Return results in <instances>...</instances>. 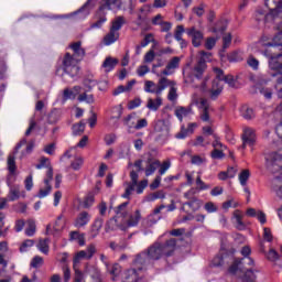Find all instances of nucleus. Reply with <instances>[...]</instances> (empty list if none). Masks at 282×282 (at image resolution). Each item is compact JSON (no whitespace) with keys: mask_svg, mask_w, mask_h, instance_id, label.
Masks as SVG:
<instances>
[{"mask_svg":"<svg viewBox=\"0 0 282 282\" xmlns=\"http://www.w3.org/2000/svg\"><path fill=\"white\" fill-rule=\"evenodd\" d=\"M120 39V33L110 29L109 33L104 37L105 45H112Z\"/></svg>","mask_w":282,"mask_h":282,"instance_id":"obj_27","label":"nucleus"},{"mask_svg":"<svg viewBox=\"0 0 282 282\" xmlns=\"http://www.w3.org/2000/svg\"><path fill=\"white\" fill-rule=\"evenodd\" d=\"M174 116L182 122L184 118L193 116V105H189L188 107L177 106L174 110Z\"/></svg>","mask_w":282,"mask_h":282,"instance_id":"obj_15","label":"nucleus"},{"mask_svg":"<svg viewBox=\"0 0 282 282\" xmlns=\"http://www.w3.org/2000/svg\"><path fill=\"white\" fill-rule=\"evenodd\" d=\"M141 14H139V21H142L147 14L151 12V6L145 4L140 9Z\"/></svg>","mask_w":282,"mask_h":282,"instance_id":"obj_58","label":"nucleus"},{"mask_svg":"<svg viewBox=\"0 0 282 282\" xmlns=\"http://www.w3.org/2000/svg\"><path fill=\"white\" fill-rule=\"evenodd\" d=\"M105 23H107V17L102 15L96 22L90 24V30H96V29L98 30V29L102 28V25H105Z\"/></svg>","mask_w":282,"mask_h":282,"instance_id":"obj_48","label":"nucleus"},{"mask_svg":"<svg viewBox=\"0 0 282 282\" xmlns=\"http://www.w3.org/2000/svg\"><path fill=\"white\" fill-rule=\"evenodd\" d=\"M235 261V258L232 256H229V254H224V256H216L214 259H213V265L215 268H219V265H226V263H234Z\"/></svg>","mask_w":282,"mask_h":282,"instance_id":"obj_19","label":"nucleus"},{"mask_svg":"<svg viewBox=\"0 0 282 282\" xmlns=\"http://www.w3.org/2000/svg\"><path fill=\"white\" fill-rule=\"evenodd\" d=\"M135 122H138L135 113H130L123 119V124L129 129H135Z\"/></svg>","mask_w":282,"mask_h":282,"instance_id":"obj_32","label":"nucleus"},{"mask_svg":"<svg viewBox=\"0 0 282 282\" xmlns=\"http://www.w3.org/2000/svg\"><path fill=\"white\" fill-rule=\"evenodd\" d=\"M214 72L216 74V80H219L223 85L226 83L229 87H235L236 80L232 75H224V70L220 68H215Z\"/></svg>","mask_w":282,"mask_h":282,"instance_id":"obj_13","label":"nucleus"},{"mask_svg":"<svg viewBox=\"0 0 282 282\" xmlns=\"http://www.w3.org/2000/svg\"><path fill=\"white\" fill-rule=\"evenodd\" d=\"M37 249L42 254H50V240L48 239H40L37 243Z\"/></svg>","mask_w":282,"mask_h":282,"instance_id":"obj_34","label":"nucleus"},{"mask_svg":"<svg viewBox=\"0 0 282 282\" xmlns=\"http://www.w3.org/2000/svg\"><path fill=\"white\" fill-rule=\"evenodd\" d=\"M247 64L249 65V67H251L252 69H259V59L254 58V56H250L247 59Z\"/></svg>","mask_w":282,"mask_h":282,"instance_id":"obj_62","label":"nucleus"},{"mask_svg":"<svg viewBox=\"0 0 282 282\" xmlns=\"http://www.w3.org/2000/svg\"><path fill=\"white\" fill-rule=\"evenodd\" d=\"M127 206H129V202L122 203L116 209V217L120 219V217H127Z\"/></svg>","mask_w":282,"mask_h":282,"instance_id":"obj_43","label":"nucleus"},{"mask_svg":"<svg viewBox=\"0 0 282 282\" xmlns=\"http://www.w3.org/2000/svg\"><path fill=\"white\" fill-rule=\"evenodd\" d=\"M7 164L9 170L7 184L8 186H12V183L14 182V172L17 171V162H15L14 155L12 154L9 155Z\"/></svg>","mask_w":282,"mask_h":282,"instance_id":"obj_14","label":"nucleus"},{"mask_svg":"<svg viewBox=\"0 0 282 282\" xmlns=\"http://www.w3.org/2000/svg\"><path fill=\"white\" fill-rule=\"evenodd\" d=\"M246 265H250V267L254 265V260L250 257L242 258V259L234 258V262L229 267V272L230 274H235L237 270H239L240 272H243V270H246Z\"/></svg>","mask_w":282,"mask_h":282,"instance_id":"obj_8","label":"nucleus"},{"mask_svg":"<svg viewBox=\"0 0 282 282\" xmlns=\"http://www.w3.org/2000/svg\"><path fill=\"white\" fill-rule=\"evenodd\" d=\"M80 45V42L70 44V50H73L74 56L77 58H83V56H85V48H83Z\"/></svg>","mask_w":282,"mask_h":282,"instance_id":"obj_29","label":"nucleus"},{"mask_svg":"<svg viewBox=\"0 0 282 282\" xmlns=\"http://www.w3.org/2000/svg\"><path fill=\"white\" fill-rule=\"evenodd\" d=\"M83 158L76 156L75 160L72 162L70 166L74 171H79L80 166H83Z\"/></svg>","mask_w":282,"mask_h":282,"instance_id":"obj_56","label":"nucleus"},{"mask_svg":"<svg viewBox=\"0 0 282 282\" xmlns=\"http://www.w3.org/2000/svg\"><path fill=\"white\" fill-rule=\"evenodd\" d=\"M63 69L62 79L64 83H74L75 78L78 76V66H76V61L72 54L66 53L63 59Z\"/></svg>","mask_w":282,"mask_h":282,"instance_id":"obj_5","label":"nucleus"},{"mask_svg":"<svg viewBox=\"0 0 282 282\" xmlns=\"http://www.w3.org/2000/svg\"><path fill=\"white\" fill-rule=\"evenodd\" d=\"M135 186L133 183H128L127 187H126V192L122 194V197L124 199H129V197H131V195L133 194V191H135Z\"/></svg>","mask_w":282,"mask_h":282,"instance_id":"obj_49","label":"nucleus"},{"mask_svg":"<svg viewBox=\"0 0 282 282\" xmlns=\"http://www.w3.org/2000/svg\"><path fill=\"white\" fill-rule=\"evenodd\" d=\"M123 23H124V18L123 17H117L112 21V25H111L110 30H112L113 32H118L119 30L122 29Z\"/></svg>","mask_w":282,"mask_h":282,"instance_id":"obj_40","label":"nucleus"},{"mask_svg":"<svg viewBox=\"0 0 282 282\" xmlns=\"http://www.w3.org/2000/svg\"><path fill=\"white\" fill-rule=\"evenodd\" d=\"M94 202H95L94 195L89 194L84 199V208H91V206H94Z\"/></svg>","mask_w":282,"mask_h":282,"instance_id":"obj_61","label":"nucleus"},{"mask_svg":"<svg viewBox=\"0 0 282 282\" xmlns=\"http://www.w3.org/2000/svg\"><path fill=\"white\" fill-rule=\"evenodd\" d=\"M226 28H228V24H226V21L220 20L214 26L213 32H215V34H224V32H226Z\"/></svg>","mask_w":282,"mask_h":282,"instance_id":"obj_39","label":"nucleus"},{"mask_svg":"<svg viewBox=\"0 0 282 282\" xmlns=\"http://www.w3.org/2000/svg\"><path fill=\"white\" fill-rule=\"evenodd\" d=\"M185 30L183 25H178L176 28L175 34H174V39L176 41H183L182 35L184 34Z\"/></svg>","mask_w":282,"mask_h":282,"instance_id":"obj_64","label":"nucleus"},{"mask_svg":"<svg viewBox=\"0 0 282 282\" xmlns=\"http://www.w3.org/2000/svg\"><path fill=\"white\" fill-rule=\"evenodd\" d=\"M240 113L245 120H252L254 118V110L246 105L240 108Z\"/></svg>","mask_w":282,"mask_h":282,"instance_id":"obj_33","label":"nucleus"},{"mask_svg":"<svg viewBox=\"0 0 282 282\" xmlns=\"http://www.w3.org/2000/svg\"><path fill=\"white\" fill-rule=\"evenodd\" d=\"M64 100H74L76 98V94L74 90H70L69 88H65L63 93Z\"/></svg>","mask_w":282,"mask_h":282,"instance_id":"obj_57","label":"nucleus"},{"mask_svg":"<svg viewBox=\"0 0 282 282\" xmlns=\"http://www.w3.org/2000/svg\"><path fill=\"white\" fill-rule=\"evenodd\" d=\"M261 85H263V84H258L257 85V89L259 90V93L262 96H264V98L267 100H271L272 99V89L271 88L261 87Z\"/></svg>","mask_w":282,"mask_h":282,"instance_id":"obj_41","label":"nucleus"},{"mask_svg":"<svg viewBox=\"0 0 282 282\" xmlns=\"http://www.w3.org/2000/svg\"><path fill=\"white\" fill-rule=\"evenodd\" d=\"M82 259H91V258H89V254L87 253V251H85V250L78 251L73 260L74 270H76V265H78V263H80Z\"/></svg>","mask_w":282,"mask_h":282,"instance_id":"obj_36","label":"nucleus"},{"mask_svg":"<svg viewBox=\"0 0 282 282\" xmlns=\"http://www.w3.org/2000/svg\"><path fill=\"white\" fill-rule=\"evenodd\" d=\"M234 219L238 230H243V228H246V225L243 224V214H241L240 210L234 212Z\"/></svg>","mask_w":282,"mask_h":282,"instance_id":"obj_30","label":"nucleus"},{"mask_svg":"<svg viewBox=\"0 0 282 282\" xmlns=\"http://www.w3.org/2000/svg\"><path fill=\"white\" fill-rule=\"evenodd\" d=\"M102 224H105V220L102 218H96V220L94 221L90 229V236L93 237V239H95V237H98V235H100Z\"/></svg>","mask_w":282,"mask_h":282,"instance_id":"obj_25","label":"nucleus"},{"mask_svg":"<svg viewBox=\"0 0 282 282\" xmlns=\"http://www.w3.org/2000/svg\"><path fill=\"white\" fill-rule=\"evenodd\" d=\"M134 268L127 270L123 273V282H140L142 279V274H140L143 270H139L135 265V260H133Z\"/></svg>","mask_w":282,"mask_h":282,"instance_id":"obj_10","label":"nucleus"},{"mask_svg":"<svg viewBox=\"0 0 282 282\" xmlns=\"http://www.w3.org/2000/svg\"><path fill=\"white\" fill-rule=\"evenodd\" d=\"M242 282H254V271L252 269L246 270Z\"/></svg>","mask_w":282,"mask_h":282,"instance_id":"obj_52","label":"nucleus"},{"mask_svg":"<svg viewBox=\"0 0 282 282\" xmlns=\"http://www.w3.org/2000/svg\"><path fill=\"white\" fill-rule=\"evenodd\" d=\"M41 265H43V258L35 256L31 261V268H41Z\"/></svg>","mask_w":282,"mask_h":282,"instance_id":"obj_60","label":"nucleus"},{"mask_svg":"<svg viewBox=\"0 0 282 282\" xmlns=\"http://www.w3.org/2000/svg\"><path fill=\"white\" fill-rule=\"evenodd\" d=\"M89 221H91V215L87 212H82L75 218L74 226L75 228H85Z\"/></svg>","mask_w":282,"mask_h":282,"instance_id":"obj_16","label":"nucleus"},{"mask_svg":"<svg viewBox=\"0 0 282 282\" xmlns=\"http://www.w3.org/2000/svg\"><path fill=\"white\" fill-rule=\"evenodd\" d=\"M265 162L268 171L273 174L279 173L272 181V188L276 197L282 199V152L267 154Z\"/></svg>","mask_w":282,"mask_h":282,"instance_id":"obj_3","label":"nucleus"},{"mask_svg":"<svg viewBox=\"0 0 282 282\" xmlns=\"http://www.w3.org/2000/svg\"><path fill=\"white\" fill-rule=\"evenodd\" d=\"M171 128L169 127V123L165 120H158L154 124V133L158 138V140H161L162 142H165V140H169Z\"/></svg>","mask_w":282,"mask_h":282,"instance_id":"obj_7","label":"nucleus"},{"mask_svg":"<svg viewBox=\"0 0 282 282\" xmlns=\"http://www.w3.org/2000/svg\"><path fill=\"white\" fill-rule=\"evenodd\" d=\"M183 206H189V208L195 212L199 210V200L197 198H192L191 200L183 204Z\"/></svg>","mask_w":282,"mask_h":282,"instance_id":"obj_50","label":"nucleus"},{"mask_svg":"<svg viewBox=\"0 0 282 282\" xmlns=\"http://www.w3.org/2000/svg\"><path fill=\"white\" fill-rule=\"evenodd\" d=\"M144 91H147V94H155V96H162L160 93V86L151 80H147L144 83Z\"/></svg>","mask_w":282,"mask_h":282,"instance_id":"obj_24","label":"nucleus"},{"mask_svg":"<svg viewBox=\"0 0 282 282\" xmlns=\"http://www.w3.org/2000/svg\"><path fill=\"white\" fill-rule=\"evenodd\" d=\"M196 105H198L199 109H202L200 120H203V122H210V111L213 109L208 104V99L199 98L198 101H196Z\"/></svg>","mask_w":282,"mask_h":282,"instance_id":"obj_9","label":"nucleus"},{"mask_svg":"<svg viewBox=\"0 0 282 282\" xmlns=\"http://www.w3.org/2000/svg\"><path fill=\"white\" fill-rule=\"evenodd\" d=\"M221 91H224V83L215 78L213 80V85L210 89V95H209L210 99L217 100V98H219V96L221 95Z\"/></svg>","mask_w":282,"mask_h":282,"instance_id":"obj_17","label":"nucleus"},{"mask_svg":"<svg viewBox=\"0 0 282 282\" xmlns=\"http://www.w3.org/2000/svg\"><path fill=\"white\" fill-rule=\"evenodd\" d=\"M167 99L171 102H175V100H177V88H175V85L171 86L169 95H167Z\"/></svg>","mask_w":282,"mask_h":282,"instance_id":"obj_55","label":"nucleus"},{"mask_svg":"<svg viewBox=\"0 0 282 282\" xmlns=\"http://www.w3.org/2000/svg\"><path fill=\"white\" fill-rule=\"evenodd\" d=\"M119 218L116 216L113 218H111L107 225H106V232H109L111 230H118V228H120V230H127V227L123 225H120Z\"/></svg>","mask_w":282,"mask_h":282,"instance_id":"obj_23","label":"nucleus"},{"mask_svg":"<svg viewBox=\"0 0 282 282\" xmlns=\"http://www.w3.org/2000/svg\"><path fill=\"white\" fill-rule=\"evenodd\" d=\"M122 2L120 0H102V3L99 8L100 12L105 10H120Z\"/></svg>","mask_w":282,"mask_h":282,"instance_id":"obj_18","label":"nucleus"},{"mask_svg":"<svg viewBox=\"0 0 282 282\" xmlns=\"http://www.w3.org/2000/svg\"><path fill=\"white\" fill-rule=\"evenodd\" d=\"M158 169H160V160L149 158L145 162V167L143 170L145 173V177H151V175H153V173H155Z\"/></svg>","mask_w":282,"mask_h":282,"instance_id":"obj_12","label":"nucleus"},{"mask_svg":"<svg viewBox=\"0 0 282 282\" xmlns=\"http://www.w3.org/2000/svg\"><path fill=\"white\" fill-rule=\"evenodd\" d=\"M84 131H85V123L84 122L75 123L73 126L74 135H80V133H83Z\"/></svg>","mask_w":282,"mask_h":282,"instance_id":"obj_53","label":"nucleus"},{"mask_svg":"<svg viewBox=\"0 0 282 282\" xmlns=\"http://www.w3.org/2000/svg\"><path fill=\"white\" fill-rule=\"evenodd\" d=\"M196 191H208V188H210L209 185H207L206 183H204V181H202V175H197L196 177Z\"/></svg>","mask_w":282,"mask_h":282,"instance_id":"obj_47","label":"nucleus"},{"mask_svg":"<svg viewBox=\"0 0 282 282\" xmlns=\"http://www.w3.org/2000/svg\"><path fill=\"white\" fill-rule=\"evenodd\" d=\"M159 93L162 95V93L164 91V89H166V87H172L175 85L174 82H171L169 78L166 77H162L160 80H159Z\"/></svg>","mask_w":282,"mask_h":282,"instance_id":"obj_37","label":"nucleus"},{"mask_svg":"<svg viewBox=\"0 0 282 282\" xmlns=\"http://www.w3.org/2000/svg\"><path fill=\"white\" fill-rule=\"evenodd\" d=\"M108 272L111 274V280L117 281L118 276H120V272H122V267L120 264H113L108 267Z\"/></svg>","mask_w":282,"mask_h":282,"instance_id":"obj_35","label":"nucleus"},{"mask_svg":"<svg viewBox=\"0 0 282 282\" xmlns=\"http://www.w3.org/2000/svg\"><path fill=\"white\" fill-rule=\"evenodd\" d=\"M169 169H171V161H164L163 163H160V166H159L160 175H164V173H166Z\"/></svg>","mask_w":282,"mask_h":282,"instance_id":"obj_59","label":"nucleus"},{"mask_svg":"<svg viewBox=\"0 0 282 282\" xmlns=\"http://www.w3.org/2000/svg\"><path fill=\"white\" fill-rule=\"evenodd\" d=\"M248 180H250V171L243 170L239 174V182H240L241 186H246V184H248Z\"/></svg>","mask_w":282,"mask_h":282,"instance_id":"obj_46","label":"nucleus"},{"mask_svg":"<svg viewBox=\"0 0 282 282\" xmlns=\"http://www.w3.org/2000/svg\"><path fill=\"white\" fill-rule=\"evenodd\" d=\"M199 54L200 57L192 68L189 76L185 79V83H195V80H202V76H204L208 67L206 63L210 61V56H213V54H210V52L205 51H200Z\"/></svg>","mask_w":282,"mask_h":282,"instance_id":"obj_4","label":"nucleus"},{"mask_svg":"<svg viewBox=\"0 0 282 282\" xmlns=\"http://www.w3.org/2000/svg\"><path fill=\"white\" fill-rule=\"evenodd\" d=\"M34 232H36V223H34V220L30 219L26 223L25 235L28 237H33Z\"/></svg>","mask_w":282,"mask_h":282,"instance_id":"obj_42","label":"nucleus"},{"mask_svg":"<svg viewBox=\"0 0 282 282\" xmlns=\"http://www.w3.org/2000/svg\"><path fill=\"white\" fill-rule=\"evenodd\" d=\"M116 65H118V59L112 57H107L102 63L105 72H111Z\"/></svg>","mask_w":282,"mask_h":282,"instance_id":"obj_31","label":"nucleus"},{"mask_svg":"<svg viewBox=\"0 0 282 282\" xmlns=\"http://www.w3.org/2000/svg\"><path fill=\"white\" fill-rule=\"evenodd\" d=\"M175 238L167 240L165 243L154 242L147 250L138 253L134 258V265L138 270H147L153 265V261H160L163 257H171L175 252Z\"/></svg>","mask_w":282,"mask_h":282,"instance_id":"obj_2","label":"nucleus"},{"mask_svg":"<svg viewBox=\"0 0 282 282\" xmlns=\"http://www.w3.org/2000/svg\"><path fill=\"white\" fill-rule=\"evenodd\" d=\"M140 219H142V215L140 214V210H135V213L130 215L127 220L128 228L138 226V224H140Z\"/></svg>","mask_w":282,"mask_h":282,"instance_id":"obj_26","label":"nucleus"},{"mask_svg":"<svg viewBox=\"0 0 282 282\" xmlns=\"http://www.w3.org/2000/svg\"><path fill=\"white\" fill-rule=\"evenodd\" d=\"M109 248H111L113 250V252H122V250L127 249V242L122 241V242H110L109 243Z\"/></svg>","mask_w":282,"mask_h":282,"instance_id":"obj_44","label":"nucleus"},{"mask_svg":"<svg viewBox=\"0 0 282 282\" xmlns=\"http://www.w3.org/2000/svg\"><path fill=\"white\" fill-rule=\"evenodd\" d=\"M145 127H149V121L147 119H137V122L134 123V129L137 131H140V129H144Z\"/></svg>","mask_w":282,"mask_h":282,"instance_id":"obj_54","label":"nucleus"},{"mask_svg":"<svg viewBox=\"0 0 282 282\" xmlns=\"http://www.w3.org/2000/svg\"><path fill=\"white\" fill-rule=\"evenodd\" d=\"M177 67H180V57L175 56L167 63L165 69L162 70L163 76H171Z\"/></svg>","mask_w":282,"mask_h":282,"instance_id":"obj_20","label":"nucleus"},{"mask_svg":"<svg viewBox=\"0 0 282 282\" xmlns=\"http://www.w3.org/2000/svg\"><path fill=\"white\" fill-rule=\"evenodd\" d=\"M210 155L213 160H224V158H226L223 149H214Z\"/></svg>","mask_w":282,"mask_h":282,"instance_id":"obj_51","label":"nucleus"},{"mask_svg":"<svg viewBox=\"0 0 282 282\" xmlns=\"http://www.w3.org/2000/svg\"><path fill=\"white\" fill-rule=\"evenodd\" d=\"M186 34L192 37V43L194 47H199L202 45V41H204V34L195 29V26L186 29Z\"/></svg>","mask_w":282,"mask_h":282,"instance_id":"obj_11","label":"nucleus"},{"mask_svg":"<svg viewBox=\"0 0 282 282\" xmlns=\"http://www.w3.org/2000/svg\"><path fill=\"white\" fill-rule=\"evenodd\" d=\"M241 140L242 145L240 147V149H246V147H250L251 151H253L254 144H257V131L250 127L243 128Z\"/></svg>","mask_w":282,"mask_h":282,"instance_id":"obj_6","label":"nucleus"},{"mask_svg":"<svg viewBox=\"0 0 282 282\" xmlns=\"http://www.w3.org/2000/svg\"><path fill=\"white\" fill-rule=\"evenodd\" d=\"M264 6L270 12H274L275 14H281L282 12V0H265Z\"/></svg>","mask_w":282,"mask_h":282,"instance_id":"obj_21","label":"nucleus"},{"mask_svg":"<svg viewBox=\"0 0 282 282\" xmlns=\"http://www.w3.org/2000/svg\"><path fill=\"white\" fill-rule=\"evenodd\" d=\"M258 45L267 47L263 55L269 58V74L276 83L275 89H278L279 98H282V23L278 25V34L271 43L260 40Z\"/></svg>","mask_w":282,"mask_h":282,"instance_id":"obj_1","label":"nucleus"},{"mask_svg":"<svg viewBox=\"0 0 282 282\" xmlns=\"http://www.w3.org/2000/svg\"><path fill=\"white\" fill-rule=\"evenodd\" d=\"M70 240L77 241L79 246H85V235L79 234L78 231L70 232Z\"/></svg>","mask_w":282,"mask_h":282,"instance_id":"obj_38","label":"nucleus"},{"mask_svg":"<svg viewBox=\"0 0 282 282\" xmlns=\"http://www.w3.org/2000/svg\"><path fill=\"white\" fill-rule=\"evenodd\" d=\"M205 210L207 213H217V210H219V207H217V205H215V203L208 202L205 204Z\"/></svg>","mask_w":282,"mask_h":282,"instance_id":"obj_63","label":"nucleus"},{"mask_svg":"<svg viewBox=\"0 0 282 282\" xmlns=\"http://www.w3.org/2000/svg\"><path fill=\"white\" fill-rule=\"evenodd\" d=\"M147 109L150 111H158L162 107V96L156 95L155 98H148Z\"/></svg>","mask_w":282,"mask_h":282,"instance_id":"obj_22","label":"nucleus"},{"mask_svg":"<svg viewBox=\"0 0 282 282\" xmlns=\"http://www.w3.org/2000/svg\"><path fill=\"white\" fill-rule=\"evenodd\" d=\"M165 197H166V192L160 189V191L149 194L145 197V202H155V199H164Z\"/></svg>","mask_w":282,"mask_h":282,"instance_id":"obj_28","label":"nucleus"},{"mask_svg":"<svg viewBox=\"0 0 282 282\" xmlns=\"http://www.w3.org/2000/svg\"><path fill=\"white\" fill-rule=\"evenodd\" d=\"M79 102H87V105H94V95H87V93H83L77 97Z\"/></svg>","mask_w":282,"mask_h":282,"instance_id":"obj_45","label":"nucleus"}]
</instances>
